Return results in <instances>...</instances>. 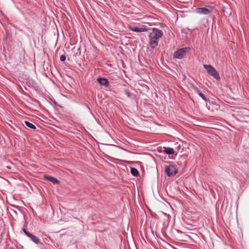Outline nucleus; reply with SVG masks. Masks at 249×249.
Masks as SVG:
<instances>
[{
    "label": "nucleus",
    "instance_id": "nucleus-1",
    "mask_svg": "<svg viewBox=\"0 0 249 249\" xmlns=\"http://www.w3.org/2000/svg\"><path fill=\"white\" fill-rule=\"evenodd\" d=\"M163 36L162 30L156 28H153L152 32H150L148 35L149 43L150 47L155 49L158 45L159 40Z\"/></svg>",
    "mask_w": 249,
    "mask_h": 249
},
{
    "label": "nucleus",
    "instance_id": "nucleus-2",
    "mask_svg": "<svg viewBox=\"0 0 249 249\" xmlns=\"http://www.w3.org/2000/svg\"><path fill=\"white\" fill-rule=\"evenodd\" d=\"M164 168L165 172L169 177L174 176L178 172L177 166L174 164L165 165Z\"/></svg>",
    "mask_w": 249,
    "mask_h": 249
},
{
    "label": "nucleus",
    "instance_id": "nucleus-3",
    "mask_svg": "<svg viewBox=\"0 0 249 249\" xmlns=\"http://www.w3.org/2000/svg\"><path fill=\"white\" fill-rule=\"evenodd\" d=\"M190 51V47L182 48L175 52L173 56L176 58L180 59L183 58Z\"/></svg>",
    "mask_w": 249,
    "mask_h": 249
},
{
    "label": "nucleus",
    "instance_id": "nucleus-4",
    "mask_svg": "<svg viewBox=\"0 0 249 249\" xmlns=\"http://www.w3.org/2000/svg\"><path fill=\"white\" fill-rule=\"evenodd\" d=\"M204 68L207 70L208 73L216 80L220 79V76L218 72L212 65H203Z\"/></svg>",
    "mask_w": 249,
    "mask_h": 249
},
{
    "label": "nucleus",
    "instance_id": "nucleus-5",
    "mask_svg": "<svg viewBox=\"0 0 249 249\" xmlns=\"http://www.w3.org/2000/svg\"><path fill=\"white\" fill-rule=\"evenodd\" d=\"M212 9L209 7V8L206 7L197 8L196 9L197 13L201 15H209L212 12Z\"/></svg>",
    "mask_w": 249,
    "mask_h": 249
},
{
    "label": "nucleus",
    "instance_id": "nucleus-6",
    "mask_svg": "<svg viewBox=\"0 0 249 249\" xmlns=\"http://www.w3.org/2000/svg\"><path fill=\"white\" fill-rule=\"evenodd\" d=\"M23 231L24 233L32 240L33 242L36 244L40 243L39 239L36 235H33V234L27 231L25 229H23Z\"/></svg>",
    "mask_w": 249,
    "mask_h": 249
},
{
    "label": "nucleus",
    "instance_id": "nucleus-7",
    "mask_svg": "<svg viewBox=\"0 0 249 249\" xmlns=\"http://www.w3.org/2000/svg\"><path fill=\"white\" fill-rule=\"evenodd\" d=\"M129 28L131 31L137 33L144 32L147 31V28L144 27L129 26Z\"/></svg>",
    "mask_w": 249,
    "mask_h": 249
},
{
    "label": "nucleus",
    "instance_id": "nucleus-8",
    "mask_svg": "<svg viewBox=\"0 0 249 249\" xmlns=\"http://www.w3.org/2000/svg\"><path fill=\"white\" fill-rule=\"evenodd\" d=\"M44 178L46 180L51 182L53 184H56L59 183V181L58 179L50 176L45 175Z\"/></svg>",
    "mask_w": 249,
    "mask_h": 249
},
{
    "label": "nucleus",
    "instance_id": "nucleus-9",
    "mask_svg": "<svg viewBox=\"0 0 249 249\" xmlns=\"http://www.w3.org/2000/svg\"><path fill=\"white\" fill-rule=\"evenodd\" d=\"M97 81L102 86H104L106 87H108L109 86V82L106 78H99L97 79Z\"/></svg>",
    "mask_w": 249,
    "mask_h": 249
},
{
    "label": "nucleus",
    "instance_id": "nucleus-10",
    "mask_svg": "<svg viewBox=\"0 0 249 249\" xmlns=\"http://www.w3.org/2000/svg\"><path fill=\"white\" fill-rule=\"evenodd\" d=\"M164 152H165V153L167 154V155H173L174 153V150L172 148L164 147Z\"/></svg>",
    "mask_w": 249,
    "mask_h": 249
},
{
    "label": "nucleus",
    "instance_id": "nucleus-11",
    "mask_svg": "<svg viewBox=\"0 0 249 249\" xmlns=\"http://www.w3.org/2000/svg\"><path fill=\"white\" fill-rule=\"evenodd\" d=\"M131 173L134 177H137L139 174L137 169L135 168H131Z\"/></svg>",
    "mask_w": 249,
    "mask_h": 249
},
{
    "label": "nucleus",
    "instance_id": "nucleus-12",
    "mask_svg": "<svg viewBox=\"0 0 249 249\" xmlns=\"http://www.w3.org/2000/svg\"><path fill=\"white\" fill-rule=\"evenodd\" d=\"M25 125L30 128H32L33 129H36V126L33 124H32L31 123L28 122V121H25Z\"/></svg>",
    "mask_w": 249,
    "mask_h": 249
},
{
    "label": "nucleus",
    "instance_id": "nucleus-13",
    "mask_svg": "<svg viewBox=\"0 0 249 249\" xmlns=\"http://www.w3.org/2000/svg\"><path fill=\"white\" fill-rule=\"evenodd\" d=\"M199 96L205 101H207L208 100V99H207L205 95L201 92L198 93Z\"/></svg>",
    "mask_w": 249,
    "mask_h": 249
},
{
    "label": "nucleus",
    "instance_id": "nucleus-14",
    "mask_svg": "<svg viewBox=\"0 0 249 249\" xmlns=\"http://www.w3.org/2000/svg\"><path fill=\"white\" fill-rule=\"evenodd\" d=\"M66 59V57L65 55H61L60 57V59L61 61H62V62L65 61Z\"/></svg>",
    "mask_w": 249,
    "mask_h": 249
},
{
    "label": "nucleus",
    "instance_id": "nucleus-15",
    "mask_svg": "<svg viewBox=\"0 0 249 249\" xmlns=\"http://www.w3.org/2000/svg\"><path fill=\"white\" fill-rule=\"evenodd\" d=\"M125 94L126 95V96L129 97V98H131V93L129 92V91L127 90H126L125 91Z\"/></svg>",
    "mask_w": 249,
    "mask_h": 249
}]
</instances>
